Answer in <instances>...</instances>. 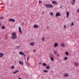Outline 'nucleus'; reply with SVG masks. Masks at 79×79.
<instances>
[{
	"instance_id": "79ce46f5",
	"label": "nucleus",
	"mask_w": 79,
	"mask_h": 79,
	"mask_svg": "<svg viewBox=\"0 0 79 79\" xmlns=\"http://www.w3.org/2000/svg\"><path fill=\"white\" fill-rule=\"evenodd\" d=\"M57 56H59V55H58V54H57Z\"/></svg>"
},
{
	"instance_id": "393cba45",
	"label": "nucleus",
	"mask_w": 79,
	"mask_h": 79,
	"mask_svg": "<svg viewBox=\"0 0 79 79\" xmlns=\"http://www.w3.org/2000/svg\"><path fill=\"white\" fill-rule=\"evenodd\" d=\"M51 61H54V59H53V58L52 57H51Z\"/></svg>"
},
{
	"instance_id": "f3484780",
	"label": "nucleus",
	"mask_w": 79,
	"mask_h": 79,
	"mask_svg": "<svg viewBox=\"0 0 79 79\" xmlns=\"http://www.w3.org/2000/svg\"><path fill=\"white\" fill-rule=\"evenodd\" d=\"M75 66H79V63H77V62H75L74 64Z\"/></svg>"
},
{
	"instance_id": "a878e982",
	"label": "nucleus",
	"mask_w": 79,
	"mask_h": 79,
	"mask_svg": "<svg viewBox=\"0 0 79 79\" xmlns=\"http://www.w3.org/2000/svg\"><path fill=\"white\" fill-rule=\"evenodd\" d=\"M44 73H48V71L47 70H44Z\"/></svg>"
},
{
	"instance_id": "37998d69",
	"label": "nucleus",
	"mask_w": 79,
	"mask_h": 79,
	"mask_svg": "<svg viewBox=\"0 0 79 79\" xmlns=\"http://www.w3.org/2000/svg\"><path fill=\"white\" fill-rule=\"evenodd\" d=\"M0 26H1V23L0 22Z\"/></svg>"
},
{
	"instance_id": "2f4dec72",
	"label": "nucleus",
	"mask_w": 79,
	"mask_h": 79,
	"mask_svg": "<svg viewBox=\"0 0 79 79\" xmlns=\"http://www.w3.org/2000/svg\"><path fill=\"white\" fill-rule=\"evenodd\" d=\"M1 19H3V17H2L0 18Z\"/></svg>"
},
{
	"instance_id": "6ab92c4d",
	"label": "nucleus",
	"mask_w": 79,
	"mask_h": 79,
	"mask_svg": "<svg viewBox=\"0 0 79 79\" xmlns=\"http://www.w3.org/2000/svg\"><path fill=\"white\" fill-rule=\"evenodd\" d=\"M52 3H53V4H57V2H56L55 1H52Z\"/></svg>"
},
{
	"instance_id": "cd10ccee",
	"label": "nucleus",
	"mask_w": 79,
	"mask_h": 79,
	"mask_svg": "<svg viewBox=\"0 0 79 79\" xmlns=\"http://www.w3.org/2000/svg\"><path fill=\"white\" fill-rule=\"evenodd\" d=\"M19 47H20V46H19L16 47L17 49H19Z\"/></svg>"
},
{
	"instance_id": "c9c22d12",
	"label": "nucleus",
	"mask_w": 79,
	"mask_h": 79,
	"mask_svg": "<svg viewBox=\"0 0 79 79\" xmlns=\"http://www.w3.org/2000/svg\"><path fill=\"white\" fill-rule=\"evenodd\" d=\"M24 22H23V23H22V26H23V25H24Z\"/></svg>"
},
{
	"instance_id": "a19ab883",
	"label": "nucleus",
	"mask_w": 79,
	"mask_h": 79,
	"mask_svg": "<svg viewBox=\"0 0 79 79\" xmlns=\"http://www.w3.org/2000/svg\"><path fill=\"white\" fill-rule=\"evenodd\" d=\"M41 63L40 62L39 64H41Z\"/></svg>"
},
{
	"instance_id": "58836bf2",
	"label": "nucleus",
	"mask_w": 79,
	"mask_h": 79,
	"mask_svg": "<svg viewBox=\"0 0 79 79\" xmlns=\"http://www.w3.org/2000/svg\"><path fill=\"white\" fill-rule=\"evenodd\" d=\"M77 11L78 13H79V9H78L77 10Z\"/></svg>"
},
{
	"instance_id": "4be33fe9",
	"label": "nucleus",
	"mask_w": 79,
	"mask_h": 79,
	"mask_svg": "<svg viewBox=\"0 0 79 79\" xmlns=\"http://www.w3.org/2000/svg\"><path fill=\"white\" fill-rule=\"evenodd\" d=\"M43 65L44 66H47V64H45V63H43Z\"/></svg>"
},
{
	"instance_id": "20e7f679",
	"label": "nucleus",
	"mask_w": 79,
	"mask_h": 79,
	"mask_svg": "<svg viewBox=\"0 0 79 79\" xmlns=\"http://www.w3.org/2000/svg\"><path fill=\"white\" fill-rule=\"evenodd\" d=\"M60 16H61V14L60 13H56V16L58 17Z\"/></svg>"
},
{
	"instance_id": "ddd939ff",
	"label": "nucleus",
	"mask_w": 79,
	"mask_h": 79,
	"mask_svg": "<svg viewBox=\"0 0 79 79\" xmlns=\"http://www.w3.org/2000/svg\"><path fill=\"white\" fill-rule=\"evenodd\" d=\"M61 47H65V44H64L62 43L61 44Z\"/></svg>"
},
{
	"instance_id": "e433bc0d",
	"label": "nucleus",
	"mask_w": 79,
	"mask_h": 79,
	"mask_svg": "<svg viewBox=\"0 0 79 79\" xmlns=\"http://www.w3.org/2000/svg\"><path fill=\"white\" fill-rule=\"evenodd\" d=\"M54 53H55V54H56L57 53V52H56V51H55V52H54Z\"/></svg>"
},
{
	"instance_id": "f03ea898",
	"label": "nucleus",
	"mask_w": 79,
	"mask_h": 79,
	"mask_svg": "<svg viewBox=\"0 0 79 79\" xmlns=\"http://www.w3.org/2000/svg\"><path fill=\"white\" fill-rule=\"evenodd\" d=\"M45 6L47 8H53V6L52 4H45Z\"/></svg>"
},
{
	"instance_id": "dca6fc26",
	"label": "nucleus",
	"mask_w": 79,
	"mask_h": 79,
	"mask_svg": "<svg viewBox=\"0 0 79 79\" xmlns=\"http://www.w3.org/2000/svg\"><path fill=\"white\" fill-rule=\"evenodd\" d=\"M69 76V74H64V77H68Z\"/></svg>"
},
{
	"instance_id": "9d476101",
	"label": "nucleus",
	"mask_w": 79,
	"mask_h": 79,
	"mask_svg": "<svg viewBox=\"0 0 79 79\" xmlns=\"http://www.w3.org/2000/svg\"><path fill=\"white\" fill-rule=\"evenodd\" d=\"M4 55V54L3 53H0V58H1L2 57H3V56Z\"/></svg>"
},
{
	"instance_id": "a211bd4d",
	"label": "nucleus",
	"mask_w": 79,
	"mask_h": 79,
	"mask_svg": "<svg viewBox=\"0 0 79 79\" xmlns=\"http://www.w3.org/2000/svg\"><path fill=\"white\" fill-rule=\"evenodd\" d=\"M46 68L47 69H49V68H50V66L47 65L46 67Z\"/></svg>"
},
{
	"instance_id": "72a5a7b5",
	"label": "nucleus",
	"mask_w": 79,
	"mask_h": 79,
	"mask_svg": "<svg viewBox=\"0 0 79 79\" xmlns=\"http://www.w3.org/2000/svg\"><path fill=\"white\" fill-rule=\"evenodd\" d=\"M64 29H65L66 28V25H64Z\"/></svg>"
},
{
	"instance_id": "412c9836",
	"label": "nucleus",
	"mask_w": 79,
	"mask_h": 79,
	"mask_svg": "<svg viewBox=\"0 0 79 79\" xmlns=\"http://www.w3.org/2000/svg\"><path fill=\"white\" fill-rule=\"evenodd\" d=\"M68 60V57H65L64 58V60Z\"/></svg>"
},
{
	"instance_id": "4468645a",
	"label": "nucleus",
	"mask_w": 79,
	"mask_h": 79,
	"mask_svg": "<svg viewBox=\"0 0 79 79\" xmlns=\"http://www.w3.org/2000/svg\"><path fill=\"white\" fill-rule=\"evenodd\" d=\"M19 72V71L18 70H16L14 72H13V74H16V73H18Z\"/></svg>"
},
{
	"instance_id": "39448f33",
	"label": "nucleus",
	"mask_w": 79,
	"mask_h": 79,
	"mask_svg": "<svg viewBox=\"0 0 79 79\" xmlns=\"http://www.w3.org/2000/svg\"><path fill=\"white\" fill-rule=\"evenodd\" d=\"M75 2H76V0H73V1L72 2V5H74Z\"/></svg>"
},
{
	"instance_id": "7ed1b4c3",
	"label": "nucleus",
	"mask_w": 79,
	"mask_h": 79,
	"mask_svg": "<svg viewBox=\"0 0 79 79\" xmlns=\"http://www.w3.org/2000/svg\"><path fill=\"white\" fill-rule=\"evenodd\" d=\"M19 30L20 34H22V30H21V28L20 27H19Z\"/></svg>"
},
{
	"instance_id": "f257e3e1",
	"label": "nucleus",
	"mask_w": 79,
	"mask_h": 79,
	"mask_svg": "<svg viewBox=\"0 0 79 79\" xmlns=\"http://www.w3.org/2000/svg\"><path fill=\"white\" fill-rule=\"evenodd\" d=\"M12 38V39H16L17 38V36L16 35V32H13L11 33Z\"/></svg>"
},
{
	"instance_id": "c85d7f7f",
	"label": "nucleus",
	"mask_w": 79,
	"mask_h": 79,
	"mask_svg": "<svg viewBox=\"0 0 79 79\" xmlns=\"http://www.w3.org/2000/svg\"><path fill=\"white\" fill-rule=\"evenodd\" d=\"M2 29H5V26H3L2 27Z\"/></svg>"
},
{
	"instance_id": "2eb2a0df",
	"label": "nucleus",
	"mask_w": 79,
	"mask_h": 79,
	"mask_svg": "<svg viewBox=\"0 0 79 79\" xmlns=\"http://www.w3.org/2000/svg\"><path fill=\"white\" fill-rule=\"evenodd\" d=\"M54 47H58V43H55L54 45Z\"/></svg>"
},
{
	"instance_id": "ea45409f",
	"label": "nucleus",
	"mask_w": 79,
	"mask_h": 79,
	"mask_svg": "<svg viewBox=\"0 0 79 79\" xmlns=\"http://www.w3.org/2000/svg\"><path fill=\"white\" fill-rule=\"evenodd\" d=\"M34 52H35V50H34L33 51Z\"/></svg>"
},
{
	"instance_id": "0eeeda50",
	"label": "nucleus",
	"mask_w": 79,
	"mask_h": 79,
	"mask_svg": "<svg viewBox=\"0 0 79 79\" xmlns=\"http://www.w3.org/2000/svg\"><path fill=\"white\" fill-rule=\"evenodd\" d=\"M33 27L34 28H39V26L37 24H35L34 25Z\"/></svg>"
},
{
	"instance_id": "9b49d317",
	"label": "nucleus",
	"mask_w": 79,
	"mask_h": 79,
	"mask_svg": "<svg viewBox=\"0 0 79 79\" xmlns=\"http://www.w3.org/2000/svg\"><path fill=\"white\" fill-rule=\"evenodd\" d=\"M10 21H11V22H13V23H15V19H10Z\"/></svg>"
},
{
	"instance_id": "f8f14e48",
	"label": "nucleus",
	"mask_w": 79,
	"mask_h": 79,
	"mask_svg": "<svg viewBox=\"0 0 79 79\" xmlns=\"http://www.w3.org/2000/svg\"><path fill=\"white\" fill-rule=\"evenodd\" d=\"M19 54L21 55H24V53L23 52H19Z\"/></svg>"
},
{
	"instance_id": "473e14b6",
	"label": "nucleus",
	"mask_w": 79,
	"mask_h": 79,
	"mask_svg": "<svg viewBox=\"0 0 79 79\" xmlns=\"http://www.w3.org/2000/svg\"><path fill=\"white\" fill-rule=\"evenodd\" d=\"M27 62V65H29V66L30 65V64H29V63H28V62Z\"/></svg>"
},
{
	"instance_id": "4c0bfd02",
	"label": "nucleus",
	"mask_w": 79,
	"mask_h": 79,
	"mask_svg": "<svg viewBox=\"0 0 79 79\" xmlns=\"http://www.w3.org/2000/svg\"><path fill=\"white\" fill-rule=\"evenodd\" d=\"M42 3V1H39V3Z\"/></svg>"
},
{
	"instance_id": "1a4fd4ad",
	"label": "nucleus",
	"mask_w": 79,
	"mask_h": 79,
	"mask_svg": "<svg viewBox=\"0 0 79 79\" xmlns=\"http://www.w3.org/2000/svg\"><path fill=\"white\" fill-rule=\"evenodd\" d=\"M19 63L20 64H21V65H23V64H24L23 62H22L21 61H19Z\"/></svg>"
},
{
	"instance_id": "5701e85b",
	"label": "nucleus",
	"mask_w": 79,
	"mask_h": 79,
	"mask_svg": "<svg viewBox=\"0 0 79 79\" xmlns=\"http://www.w3.org/2000/svg\"><path fill=\"white\" fill-rule=\"evenodd\" d=\"M65 55H67V56H68V55H69V53H68V52H65Z\"/></svg>"
},
{
	"instance_id": "6e6552de",
	"label": "nucleus",
	"mask_w": 79,
	"mask_h": 79,
	"mask_svg": "<svg viewBox=\"0 0 79 79\" xmlns=\"http://www.w3.org/2000/svg\"><path fill=\"white\" fill-rule=\"evenodd\" d=\"M67 14V17L68 18H69V13L68 12V11L66 12Z\"/></svg>"
},
{
	"instance_id": "7c9ffc66",
	"label": "nucleus",
	"mask_w": 79,
	"mask_h": 79,
	"mask_svg": "<svg viewBox=\"0 0 79 79\" xmlns=\"http://www.w3.org/2000/svg\"><path fill=\"white\" fill-rule=\"evenodd\" d=\"M29 59V57H28L27 58V62H28V60Z\"/></svg>"
},
{
	"instance_id": "c756f323",
	"label": "nucleus",
	"mask_w": 79,
	"mask_h": 79,
	"mask_svg": "<svg viewBox=\"0 0 79 79\" xmlns=\"http://www.w3.org/2000/svg\"><path fill=\"white\" fill-rule=\"evenodd\" d=\"M53 15V12H51V13H50L51 16H52V15Z\"/></svg>"
},
{
	"instance_id": "c03bdc74",
	"label": "nucleus",
	"mask_w": 79,
	"mask_h": 79,
	"mask_svg": "<svg viewBox=\"0 0 79 79\" xmlns=\"http://www.w3.org/2000/svg\"><path fill=\"white\" fill-rule=\"evenodd\" d=\"M10 21V19L9 20V21Z\"/></svg>"
},
{
	"instance_id": "b1692460",
	"label": "nucleus",
	"mask_w": 79,
	"mask_h": 79,
	"mask_svg": "<svg viewBox=\"0 0 79 79\" xmlns=\"http://www.w3.org/2000/svg\"><path fill=\"white\" fill-rule=\"evenodd\" d=\"M44 40H45V38L43 37L42 38V41L44 42Z\"/></svg>"
},
{
	"instance_id": "bb28decb",
	"label": "nucleus",
	"mask_w": 79,
	"mask_h": 79,
	"mask_svg": "<svg viewBox=\"0 0 79 79\" xmlns=\"http://www.w3.org/2000/svg\"><path fill=\"white\" fill-rule=\"evenodd\" d=\"M8 35H6V36H5V39H8Z\"/></svg>"
},
{
	"instance_id": "f704fd0d",
	"label": "nucleus",
	"mask_w": 79,
	"mask_h": 79,
	"mask_svg": "<svg viewBox=\"0 0 79 79\" xmlns=\"http://www.w3.org/2000/svg\"><path fill=\"white\" fill-rule=\"evenodd\" d=\"M72 25L73 26H74V23L72 22Z\"/></svg>"
},
{
	"instance_id": "aec40b11",
	"label": "nucleus",
	"mask_w": 79,
	"mask_h": 79,
	"mask_svg": "<svg viewBox=\"0 0 79 79\" xmlns=\"http://www.w3.org/2000/svg\"><path fill=\"white\" fill-rule=\"evenodd\" d=\"M11 69H15V66L13 65L11 67Z\"/></svg>"
},
{
	"instance_id": "423d86ee",
	"label": "nucleus",
	"mask_w": 79,
	"mask_h": 79,
	"mask_svg": "<svg viewBox=\"0 0 79 79\" xmlns=\"http://www.w3.org/2000/svg\"><path fill=\"white\" fill-rule=\"evenodd\" d=\"M30 44L31 46H34V45H35V43L34 42L30 43Z\"/></svg>"
}]
</instances>
